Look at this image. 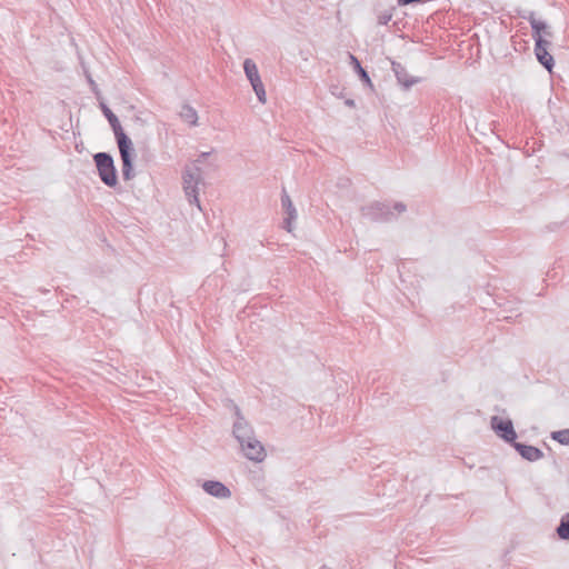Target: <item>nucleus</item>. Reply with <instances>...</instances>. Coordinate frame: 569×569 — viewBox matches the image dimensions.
Returning <instances> with one entry per match:
<instances>
[{"mask_svg":"<svg viewBox=\"0 0 569 569\" xmlns=\"http://www.w3.org/2000/svg\"><path fill=\"white\" fill-rule=\"evenodd\" d=\"M551 439L558 441L560 445L569 446V429L552 431Z\"/></svg>","mask_w":569,"mask_h":569,"instance_id":"a211bd4d","label":"nucleus"},{"mask_svg":"<svg viewBox=\"0 0 569 569\" xmlns=\"http://www.w3.org/2000/svg\"><path fill=\"white\" fill-rule=\"evenodd\" d=\"M202 489L210 496L227 499L231 497L230 489L222 482L217 480H207L202 483Z\"/></svg>","mask_w":569,"mask_h":569,"instance_id":"f8f14e48","label":"nucleus"},{"mask_svg":"<svg viewBox=\"0 0 569 569\" xmlns=\"http://www.w3.org/2000/svg\"><path fill=\"white\" fill-rule=\"evenodd\" d=\"M556 532L561 540H569V512L561 517Z\"/></svg>","mask_w":569,"mask_h":569,"instance_id":"f3484780","label":"nucleus"},{"mask_svg":"<svg viewBox=\"0 0 569 569\" xmlns=\"http://www.w3.org/2000/svg\"><path fill=\"white\" fill-rule=\"evenodd\" d=\"M209 154H210V152H202V153H200L199 157L194 160V164L193 166H198L199 167V164L202 163L207 159V157H209Z\"/></svg>","mask_w":569,"mask_h":569,"instance_id":"aec40b11","label":"nucleus"},{"mask_svg":"<svg viewBox=\"0 0 569 569\" xmlns=\"http://www.w3.org/2000/svg\"><path fill=\"white\" fill-rule=\"evenodd\" d=\"M180 117L183 121L196 126L198 121L197 111L189 104H183L180 111Z\"/></svg>","mask_w":569,"mask_h":569,"instance_id":"dca6fc26","label":"nucleus"},{"mask_svg":"<svg viewBox=\"0 0 569 569\" xmlns=\"http://www.w3.org/2000/svg\"><path fill=\"white\" fill-rule=\"evenodd\" d=\"M490 425L496 435L505 442L512 446L517 441V432L510 419L493 416L491 417Z\"/></svg>","mask_w":569,"mask_h":569,"instance_id":"423d86ee","label":"nucleus"},{"mask_svg":"<svg viewBox=\"0 0 569 569\" xmlns=\"http://www.w3.org/2000/svg\"><path fill=\"white\" fill-rule=\"evenodd\" d=\"M281 204L287 213V217L283 219V229L290 232L292 230V221L297 218V211L284 188L281 193Z\"/></svg>","mask_w":569,"mask_h":569,"instance_id":"9b49d317","label":"nucleus"},{"mask_svg":"<svg viewBox=\"0 0 569 569\" xmlns=\"http://www.w3.org/2000/svg\"><path fill=\"white\" fill-rule=\"evenodd\" d=\"M89 81H90V83H91L92 86H96V83H94V81H93V80H91V79H90Z\"/></svg>","mask_w":569,"mask_h":569,"instance_id":"4be33fe9","label":"nucleus"},{"mask_svg":"<svg viewBox=\"0 0 569 569\" xmlns=\"http://www.w3.org/2000/svg\"><path fill=\"white\" fill-rule=\"evenodd\" d=\"M345 104L349 108H355L356 107V102L353 99H346L345 100Z\"/></svg>","mask_w":569,"mask_h":569,"instance_id":"412c9836","label":"nucleus"},{"mask_svg":"<svg viewBox=\"0 0 569 569\" xmlns=\"http://www.w3.org/2000/svg\"><path fill=\"white\" fill-rule=\"evenodd\" d=\"M407 210V206L403 202H396L391 208L388 203L375 201L366 207L361 208L362 216L373 222H389L396 219L393 211L403 213Z\"/></svg>","mask_w":569,"mask_h":569,"instance_id":"f03ea898","label":"nucleus"},{"mask_svg":"<svg viewBox=\"0 0 569 569\" xmlns=\"http://www.w3.org/2000/svg\"><path fill=\"white\" fill-rule=\"evenodd\" d=\"M93 161L100 180L107 187L114 188L118 184V174L112 156L108 152H97Z\"/></svg>","mask_w":569,"mask_h":569,"instance_id":"7ed1b4c3","label":"nucleus"},{"mask_svg":"<svg viewBox=\"0 0 569 569\" xmlns=\"http://www.w3.org/2000/svg\"><path fill=\"white\" fill-rule=\"evenodd\" d=\"M392 71L395 72L398 82L405 89H410L415 83L419 81L417 78L410 77L406 68L400 62H392Z\"/></svg>","mask_w":569,"mask_h":569,"instance_id":"ddd939ff","label":"nucleus"},{"mask_svg":"<svg viewBox=\"0 0 569 569\" xmlns=\"http://www.w3.org/2000/svg\"><path fill=\"white\" fill-rule=\"evenodd\" d=\"M243 455L252 461L261 462L266 458V450L261 442L253 436L239 443Z\"/></svg>","mask_w":569,"mask_h":569,"instance_id":"6e6552de","label":"nucleus"},{"mask_svg":"<svg viewBox=\"0 0 569 569\" xmlns=\"http://www.w3.org/2000/svg\"><path fill=\"white\" fill-rule=\"evenodd\" d=\"M320 569H328L326 566H322Z\"/></svg>","mask_w":569,"mask_h":569,"instance_id":"5701e85b","label":"nucleus"},{"mask_svg":"<svg viewBox=\"0 0 569 569\" xmlns=\"http://www.w3.org/2000/svg\"><path fill=\"white\" fill-rule=\"evenodd\" d=\"M525 18L528 19L530 22V26L532 29V38L535 39V42H537V39L539 37H543V34L547 37H552V33L549 30V27L547 26V23L545 21L537 20L535 18L533 12H530L529 17H525Z\"/></svg>","mask_w":569,"mask_h":569,"instance_id":"4468645a","label":"nucleus"},{"mask_svg":"<svg viewBox=\"0 0 569 569\" xmlns=\"http://www.w3.org/2000/svg\"><path fill=\"white\" fill-rule=\"evenodd\" d=\"M100 109L103 116L107 118L112 131L114 133L117 144L120 152L122 162V178L126 181L131 180L134 177L133 172V159L136 157L133 144L131 139L124 133L118 117L111 111V109L104 103L100 102Z\"/></svg>","mask_w":569,"mask_h":569,"instance_id":"f257e3e1","label":"nucleus"},{"mask_svg":"<svg viewBox=\"0 0 569 569\" xmlns=\"http://www.w3.org/2000/svg\"><path fill=\"white\" fill-rule=\"evenodd\" d=\"M202 182L200 167L193 166L186 168L183 171V190L190 204H196L200 211V200L198 198V184Z\"/></svg>","mask_w":569,"mask_h":569,"instance_id":"20e7f679","label":"nucleus"},{"mask_svg":"<svg viewBox=\"0 0 569 569\" xmlns=\"http://www.w3.org/2000/svg\"><path fill=\"white\" fill-rule=\"evenodd\" d=\"M236 421L233 422L232 433L237 441L243 442L254 436V431L250 423L244 419L238 406H234Z\"/></svg>","mask_w":569,"mask_h":569,"instance_id":"0eeeda50","label":"nucleus"},{"mask_svg":"<svg viewBox=\"0 0 569 569\" xmlns=\"http://www.w3.org/2000/svg\"><path fill=\"white\" fill-rule=\"evenodd\" d=\"M551 46V42L543 37H539L537 42H535V54L537 60L541 66H543L548 71L555 66L553 57L549 53L548 48Z\"/></svg>","mask_w":569,"mask_h":569,"instance_id":"1a4fd4ad","label":"nucleus"},{"mask_svg":"<svg viewBox=\"0 0 569 569\" xmlns=\"http://www.w3.org/2000/svg\"><path fill=\"white\" fill-rule=\"evenodd\" d=\"M349 56H350V60H351L353 70L358 74L359 79L363 82V84L368 86L369 88H373V84L369 77L368 71L362 68L358 58L353 54H349Z\"/></svg>","mask_w":569,"mask_h":569,"instance_id":"2eb2a0df","label":"nucleus"},{"mask_svg":"<svg viewBox=\"0 0 569 569\" xmlns=\"http://www.w3.org/2000/svg\"><path fill=\"white\" fill-rule=\"evenodd\" d=\"M392 19V12L391 11H385L381 12L378 16V24L386 26L389 23V21Z\"/></svg>","mask_w":569,"mask_h":569,"instance_id":"6ab92c4d","label":"nucleus"},{"mask_svg":"<svg viewBox=\"0 0 569 569\" xmlns=\"http://www.w3.org/2000/svg\"><path fill=\"white\" fill-rule=\"evenodd\" d=\"M511 447L527 461L535 462L543 458V452L538 447L518 441Z\"/></svg>","mask_w":569,"mask_h":569,"instance_id":"9d476101","label":"nucleus"},{"mask_svg":"<svg viewBox=\"0 0 569 569\" xmlns=\"http://www.w3.org/2000/svg\"><path fill=\"white\" fill-rule=\"evenodd\" d=\"M243 71H244V74H246L247 79L249 80V82L257 96L258 101L261 103H266V101H267L266 90H264V86L261 81L256 62L252 59L247 58L243 61Z\"/></svg>","mask_w":569,"mask_h":569,"instance_id":"39448f33","label":"nucleus"}]
</instances>
